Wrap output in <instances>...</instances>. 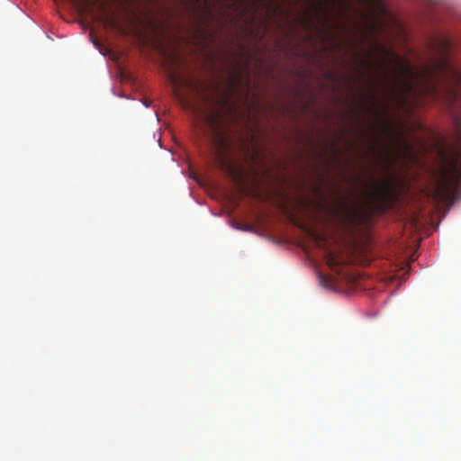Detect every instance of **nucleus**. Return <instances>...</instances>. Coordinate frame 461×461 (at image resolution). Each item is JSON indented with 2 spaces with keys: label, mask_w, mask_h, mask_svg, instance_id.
I'll return each mask as SVG.
<instances>
[{
  "label": "nucleus",
  "mask_w": 461,
  "mask_h": 461,
  "mask_svg": "<svg viewBox=\"0 0 461 461\" xmlns=\"http://www.w3.org/2000/svg\"><path fill=\"white\" fill-rule=\"evenodd\" d=\"M397 66L396 80L405 94L438 95L435 81L438 75L452 83L461 84V70L451 64L444 50L420 69L416 70L407 60L398 62Z\"/></svg>",
  "instance_id": "1"
},
{
  "label": "nucleus",
  "mask_w": 461,
  "mask_h": 461,
  "mask_svg": "<svg viewBox=\"0 0 461 461\" xmlns=\"http://www.w3.org/2000/svg\"><path fill=\"white\" fill-rule=\"evenodd\" d=\"M460 154L456 152L450 159L448 167H443L440 176L433 190V195L438 203H452L455 192L461 178L459 167Z\"/></svg>",
  "instance_id": "2"
},
{
  "label": "nucleus",
  "mask_w": 461,
  "mask_h": 461,
  "mask_svg": "<svg viewBox=\"0 0 461 461\" xmlns=\"http://www.w3.org/2000/svg\"><path fill=\"white\" fill-rule=\"evenodd\" d=\"M327 210L332 219L345 229L355 227L361 221L359 208L345 199H339L332 205L327 206Z\"/></svg>",
  "instance_id": "3"
},
{
  "label": "nucleus",
  "mask_w": 461,
  "mask_h": 461,
  "mask_svg": "<svg viewBox=\"0 0 461 461\" xmlns=\"http://www.w3.org/2000/svg\"><path fill=\"white\" fill-rule=\"evenodd\" d=\"M392 184L389 180L374 182L371 185L370 194L375 200H385L391 194Z\"/></svg>",
  "instance_id": "4"
},
{
  "label": "nucleus",
  "mask_w": 461,
  "mask_h": 461,
  "mask_svg": "<svg viewBox=\"0 0 461 461\" xmlns=\"http://www.w3.org/2000/svg\"><path fill=\"white\" fill-rule=\"evenodd\" d=\"M195 113L197 114V116H200L203 118V120H204L205 123L212 129L215 135L219 137L221 136L218 125V114L213 109H212L205 114H203L198 108H195Z\"/></svg>",
  "instance_id": "5"
},
{
  "label": "nucleus",
  "mask_w": 461,
  "mask_h": 461,
  "mask_svg": "<svg viewBox=\"0 0 461 461\" xmlns=\"http://www.w3.org/2000/svg\"><path fill=\"white\" fill-rule=\"evenodd\" d=\"M325 260L328 267L338 274L339 273V268L345 264L343 257L332 250H328L326 252Z\"/></svg>",
  "instance_id": "6"
},
{
  "label": "nucleus",
  "mask_w": 461,
  "mask_h": 461,
  "mask_svg": "<svg viewBox=\"0 0 461 461\" xmlns=\"http://www.w3.org/2000/svg\"><path fill=\"white\" fill-rule=\"evenodd\" d=\"M170 80L172 81L173 85H175V86H177L178 84H183L192 89H196L198 87L196 83H194L192 79H190V78L179 79L174 74H170Z\"/></svg>",
  "instance_id": "7"
},
{
  "label": "nucleus",
  "mask_w": 461,
  "mask_h": 461,
  "mask_svg": "<svg viewBox=\"0 0 461 461\" xmlns=\"http://www.w3.org/2000/svg\"><path fill=\"white\" fill-rule=\"evenodd\" d=\"M455 124V138L456 142L461 146V118L456 117L454 121Z\"/></svg>",
  "instance_id": "8"
},
{
  "label": "nucleus",
  "mask_w": 461,
  "mask_h": 461,
  "mask_svg": "<svg viewBox=\"0 0 461 461\" xmlns=\"http://www.w3.org/2000/svg\"><path fill=\"white\" fill-rule=\"evenodd\" d=\"M84 2L86 5H88V2H90V0H84ZM91 2L93 5H95V4L98 3L99 0H91Z\"/></svg>",
  "instance_id": "9"
},
{
  "label": "nucleus",
  "mask_w": 461,
  "mask_h": 461,
  "mask_svg": "<svg viewBox=\"0 0 461 461\" xmlns=\"http://www.w3.org/2000/svg\"><path fill=\"white\" fill-rule=\"evenodd\" d=\"M442 45H443V47H442V48H443V49H445V50H447V49L449 47V42L446 41H444V42L442 43Z\"/></svg>",
  "instance_id": "10"
},
{
  "label": "nucleus",
  "mask_w": 461,
  "mask_h": 461,
  "mask_svg": "<svg viewBox=\"0 0 461 461\" xmlns=\"http://www.w3.org/2000/svg\"><path fill=\"white\" fill-rule=\"evenodd\" d=\"M100 9H101V11H104V9H105V4L104 3L102 2L100 4Z\"/></svg>",
  "instance_id": "11"
},
{
  "label": "nucleus",
  "mask_w": 461,
  "mask_h": 461,
  "mask_svg": "<svg viewBox=\"0 0 461 461\" xmlns=\"http://www.w3.org/2000/svg\"><path fill=\"white\" fill-rule=\"evenodd\" d=\"M318 206H319V207H324V205H323L321 203H318Z\"/></svg>",
  "instance_id": "12"
},
{
  "label": "nucleus",
  "mask_w": 461,
  "mask_h": 461,
  "mask_svg": "<svg viewBox=\"0 0 461 461\" xmlns=\"http://www.w3.org/2000/svg\"><path fill=\"white\" fill-rule=\"evenodd\" d=\"M144 104H145V106H146V107H149V104H147V103H145Z\"/></svg>",
  "instance_id": "13"
}]
</instances>
